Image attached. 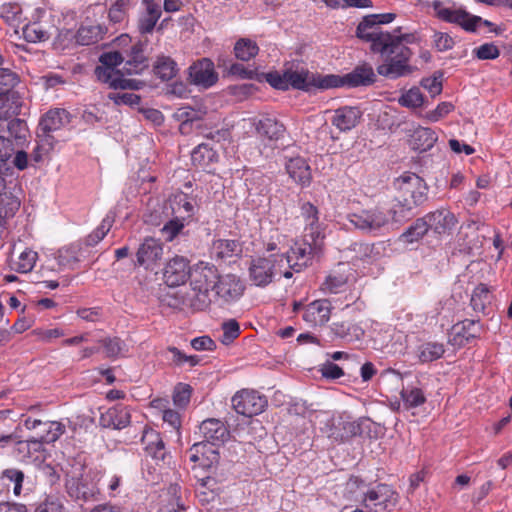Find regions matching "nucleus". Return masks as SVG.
<instances>
[{
    "label": "nucleus",
    "mask_w": 512,
    "mask_h": 512,
    "mask_svg": "<svg viewBox=\"0 0 512 512\" xmlns=\"http://www.w3.org/2000/svg\"><path fill=\"white\" fill-rule=\"evenodd\" d=\"M395 17L394 13L371 14L365 16L356 29V36L370 43L371 51L383 58V63L377 66V72L389 79H398L414 71L409 64L413 52L408 45L418 42L413 33H390L379 27L380 24L392 22Z\"/></svg>",
    "instance_id": "nucleus-1"
},
{
    "label": "nucleus",
    "mask_w": 512,
    "mask_h": 512,
    "mask_svg": "<svg viewBox=\"0 0 512 512\" xmlns=\"http://www.w3.org/2000/svg\"><path fill=\"white\" fill-rule=\"evenodd\" d=\"M397 190L395 203L390 213L396 222L411 217L413 210L428 200V186L425 181L414 173H406L394 182Z\"/></svg>",
    "instance_id": "nucleus-2"
},
{
    "label": "nucleus",
    "mask_w": 512,
    "mask_h": 512,
    "mask_svg": "<svg viewBox=\"0 0 512 512\" xmlns=\"http://www.w3.org/2000/svg\"><path fill=\"white\" fill-rule=\"evenodd\" d=\"M191 286L194 296L191 306L196 310H205L212 302L210 291H214V285L220 278L215 265L199 261L191 268Z\"/></svg>",
    "instance_id": "nucleus-3"
},
{
    "label": "nucleus",
    "mask_w": 512,
    "mask_h": 512,
    "mask_svg": "<svg viewBox=\"0 0 512 512\" xmlns=\"http://www.w3.org/2000/svg\"><path fill=\"white\" fill-rule=\"evenodd\" d=\"M326 75L310 73L308 70L286 69L283 73L269 72L265 74V80L275 89L288 90L290 87L306 92L314 88L329 89L324 86Z\"/></svg>",
    "instance_id": "nucleus-4"
},
{
    "label": "nucleus",
    "mask_w": 512,
    "mask_h": 512,
    "mask_svg": "<svg viewBox=\"0 0 512 512\" xmlns=\"http://www.w3.org/2000/svg\"><path fill=\"white\" fill-rule=\"evenodd\" d=\"M322 245L323 242H320L316 246L313 240L304 236L302 243H296L287 254H284V268L288 269L284 270L283 276L289 279L293 276L292 271L300 272L307 267L311 257L321 252Z\"/></svg>",
    "instance_id": "nucleus-5"
},
{
    "label": "nucleus",
    "mask_w": 512,
    "mask_h": 512,
    "mask_svg": "<svg viewBox=\"0 0 512 512\" xmlns=\"http://www.w3.org/2000/svg\"><path fill=\"white\" fill-rule=\"evenodd\" d=\"M284 254H272L269 257L253 259L249 267L250 280L256 286H266L277 273L283 274Z\"/></svg>",
    "instance_id": "nucleus-6"
},
{
    "label": "nucleus",
    "mask_w": 512,
    "mask_h": 512,
    "mask_svg": "<svg viewBox=\"0 0 512 512\" xmlns=\"http://www.w3.org/2000/svg\"><path fill=\"white\" fill-rule=\"evenodd\" d=\"M376 81V74L373 67L368 63L357 65L350 73L344 76L329 74L326 75L324 86L330 88L338 87H360L370 86Z\"/></svg>",
    "instance_id": "nucleus-7"
},
{
    "label": "nucleus",
    "mask_w": 512,
    "mask_h": 512,
    "mask_svg": "<svg viewBox=\"0 0 512 512\" xmlns=\"http://www.w3.org/2000/svg\"><path fill=\"white\" fill-rule=\"evenodd\" d=\"M322 431L335 442H345L362 432L361 424L353 420L351 415L346 412L329 418Z\"/></svg>",
    "instance_id": "nucleus-8"
},
{
    "label": "nucleus",
    "mask_w": 512,
    "mask_h": 512,
    "mask_svg": "<svg viewBox=\"0 0 512 512\" xmlns=\"http://www.w3.org/2000/svg\"><path fill=\"white\" fill-rule=\"evenodd\" d=\"M347 219L356 229L372 234H376L389 223V215L378 207L360 209L348 214Z\"/></svg>",
    "instance_id": "nucleus-9"
},
{
    "label": "nucleus",
    "mask_w": 512,
    "mask_h": 512,
    "mask_svg": "<svg viewBox=\"0 0 512 512\" xmlns=\"http://www.w3.org/2000/svg\"><path fill=\"white\" fill-rule=\"evenodd\" d=\"M431 4L439 19L458 24L466 31H475L478 22L481 21V17L471 15L462 8L446 7L439 0H431Z\"/></svg>",
    "instance_id": "nucleus-10"
},
{
    "label": "nucleus",
    "mask_w": 512,
    "mask_h": 512,
    "mask_svg": "<svg viewBox=\"0 0 512 512\" xmlns=\"http://www.w3.org/2000/svg\"><path fill=\"white\" fill-rule=\"evenodd\" d=\"M232 406L238 414L252 417L265 410L267 399L255 390L243 389L232 397Z\"/></svg>",
    "instance_id": "nucleus-11"
},
{
    "label": "nucleus",
    "mask_w": 512,
    "mask_h": 512,
    "mask_svg": "<svg viewBox=\"0 0 512 512\" xmlns=\"http://www.w3.org/2000/svg\"><path fill=\"white\" fill-rule=\"evenodd\" d=\"M396 504L397 494L385 484L370 490L364 499V505L369 512H391Z\"/></svg>",
    "instance_id": "nucleus-12"
},
{
    "label": "nucleus",
    "mask_w": 512,
    "mask_h": 512,
    "mask_svg": "<svg viewBox=\"0 0 512 512\" xmlns=\"http://www.w3.org/2000/svg\"><path fill=\"white\" fill-rule=\"evenodd\" d=\"M163 256V245L160 240L146 237L136 252V265L153 270Z\"/></svg>",
    "instance_id": "nucleus-13"
},
{
    "label": "nucleus",
    "mask_w": 512,
    "mask_h": 512,
    "mask_svg": "<svg viewBox=\"0 0 512 512\" xmlns=\"http://www.w3.org/2000/svg\"><path fill=\"white\" fill-rule=\"evenodd\" d=\"M428 231L439 236L449 234L457 223L455 215L446 208H440L423 216Z\"/></svg>",
    "instance_id": "nucleus-14"
},
{
    "label": "nucleus",
    "mask_w": 512,
    "mask_h": 512,
    "mask_svg": "<svg viewBox=\"0 0 512 512\" xmlns=\"http://www.w3.org/2000/svg\"><path fill=\"white\" fill-rule=\"evenodd\" d=\"M244 291V285L234 274L220 276L217 284L214 285L215 296L225 303L239 299Z\"/></svg>",
    "instance_id": "nucleus-15"
},
{
    "label": "nucleus",
    "mask_w": 512,
    "mask_h": 512,
    "mask_svg": "<svg viewBox=\"0 0 512 512\" xmlns=\"http://www.w3.org/2000/svg\"><path fill=\"white\" fill-rule=\"evenodd\" d=\"M301 216L305 222L306 238H310L318 246L324 240L322 224L319 222V211L316 206L310 202H305L301 206Z\"/></svg>",
    "instance_id": "nucleus-16"
},
{
    "label": "nucleus",
    "mask_w": 512,
    "mask_h": 512,
    "mask_svg": "<svg viewBox=\"0 0 512 512\" xmlns=\"http://www.w3.org/2000/svg\"><path fill=\"white\" fill-rule=\"evenodd\" d=\"M95 75L99 81L108 84L113 89H139L141 82L135 79H126L121 74L120 70L98 66L95 69Z\"/></svg>",
    "instance_id": "nucleus-17"
},
{
    "label": "nucleus",
    "mask_w": 512,
    "mask_h": 512,
    "mask_svg": "<svg viewBox=\"0 0 512 512\" xmlns=\"http://www.w3.org/2000/svg\"><path fill=\"white\" fill-rule=\"evenodd\" d=\"M199 433L203 438V443L219 446L229 438V431L225 424L215 418L204 420L199 426Z\"/></svg>",
    "instance_id": "nucleus-18"
},
{
    "label": "nucleus",
    "mask_w": 512,
    "mask_h": 512,
    "mask_svg": "<svg viewBox=\"0 0 512 512\" xmlns=\"http://www.w3.org/2000/svg\"><path fill=\"white\" fill-rule=\"evenodd\" d=\"M189 78L193 84L209 88L217 82L218 75L213 62L203 58L189 67Z\"/></svg>",
    "instance_id": "nucleus-19"
},
{
    "label": "nucleus",
    "mask_w": 512,
    "mask_h": 512,
    "mask_svg": "<svg viewBox=\"0 0 512 512\" xmlns=\"http://www.w3.org/2000/svg\"><path fill=\"white\" fill-rule=\"evenodd\" d=\"M168 286L174 287L184 284L191 277L188 261L182 256H175L166 264L163 273Z\"/></svg>",
    "instance_id": "nucleus-20"
},
{
    "label": "nucleus",
    "mask_w": 512,
    "mask_h": 512,
    "mask_svg": "<svg viewBox=\"0 0 512 512\" xmlns=\"http://www.w3.org/2000/svg\"><path fill=\"white\" fill-rule=\"evenodd\" d=\"M143 10L140 12L137 22L138 31L141 34L152 33L162 11L155 0H142Z\"/></svg>",
    "instance_id": "nucleus-21"
},
{
    "label": "nucleus",
    "mask_w": 512,
    "mask_h": 512,
    "mask_svg": "<svg viewBox=\"0 0 512 512\" xmlns=\"http://www.w3.org/2000/svg\"><path fill=\"white\" fill-rule=\"evenodd\" d=\"M141 442L146 453L156 462L166 460L167 451L159 432L152 428H144Z\"/></svg>",
    "instance_id": "nucleus-22"
},
{
    "label": "nucleus",
    "mask_w": 512,
    "mask_h": 512,
    "mask_svg": "<svg viewBox=\"0 0 512 512\" xmlns=\"http://www.w3.org/2000/svg\"><path fill=\"white\" fill-rule=\"evenodd\" d=\"M362 113L357 107L344 106L336 109L331 123L340 132H347L355 128L361 119Z\"/></svg>",
    "instance_id": "nucleus-23"
},
{
    "label": "nucleus",
    "mask_w": 512,
    "mask_h": 512,
    "mask_svg": "<svg viewBox=\"0 0 512 512\" xmlns=\"http://www.w3.org/2000/svg\"><path fill=\"white\" fill-rule=\"evenodd\" d=\"M331 303L326 299L316 300L308 304L303 312V320L310 325H324L330 319Z\"/></svg>",
    "instance_id": "nucleus-24"
},
{
    "label": "nucleus",
    "mask_w": 512,
    "mask_h": 512,
    "mask_svg": "<svg viewBox=\"0 0 512 512\" xmlns=\"http://www.w3.org/2000/svg\"><path fill=\"white\" fill-rule=\"evenodd\" d=\"M131 415L128 407L116 405L100 416V425L105 428L123 429L130 423Z\"/></svg>",
    "instance_id": "nucleus-25"
},
{
    "label": "nucleus",
    "mask_w": 512,
    "mask_h": 512,
    "mask_svg": "<svg viewBox=\"0 0 512 512\" xmlns=\"http://www.w3.org/2000/svg\"><path fill=\"white\" fill-rule=\"evenodd\" d=\"M257 134L269 141H278L284 137L285 126L275 118L265 117L259 120H253Z\"/></svg>",
    "instance_id": "nucleus-26"
},
{
    "label": "nucleus",
    "mask_w": 512,
    "mask_h": 512,
    "mask_svg": "<svg viewBox=\"0 0 512 512\" xmlns=\"http://www.w3.org/2000/svg\"><path fill=\"white\" fill-rule=\"evenodd\" d=\"M124 57L123 70L127 74H139L148 67V59L144 54V45L140 42L133 45Z\"/></svg>",
    "instance_id": "nucleus-27"
},
{
    "label": "nucleus",
    "mask_w": 512,
    "mask_h": 512,
    "mask_svg": "<svg viewBox=\"0 0 512 512\" xmlns=\"http://www.w3.org/2000/svg\"><path fill=\"white\" fill-rule=\"evenodd\" d=\"M68 494L77 500L88 501L94 499L98 494L96 486L85 478L72 477L66 481Z\"/></svg>",
    "instance_id": "nucleus-28"
},
{
    "label": "nucleus",
    "mask_w": 512,
    "mask_h": 512,
    "mask_svg": "<svg viewBox=\"0 0 512 512\" xmlns=\"http://www.w3.org/2000/svg\"><path fill=\"white\" fill-rule=\"evenodd\" d=\"M70 122V115L65 109L49 110L41 119L39 130L44 133L57 131Z\"/></svg>",
    "instance_id": "nucleus-29"
},
{
    "label": "nucleus",
    "mask_w": 512,
    "mask_h": 512,
    "mask_svg": "<svg viewBox=\"0 0 512 512\" xmlns=\"http://www.w3.org/2000/svg\"><path fill=\"white\" fill-rule=\"evenodd\" d=\"M286 171L289 176L298 184L306 186L311 181V171L306 160L302 157L291 158L286 163Z\"/></svg>",
    "instance_id": "nucleus-30"
},
{
    "label": "nucleus",
    "mask_w": 512,
    "mask_h": 512,
    "mask_svg": "<svg viewBox=\"0 0 512 512\" xmlns=\"http://www.w3.org/2000/svg\"><path fill=\"white\" fill-rule=\"evenodd\" d=\"M241 253L240 244L232 239L214 240L210 248L211 257L216 260H227Z\"/></svg>",
    "instance_id": "nucleus-31"
},
{
    "label": "nucleus",
    "mask_w": 512,
    "mask_h": 512,
    "mask_svg": "<svg viewBox=\"0 0 512 512\" xmlns=\"http://www.w3.org/2000/svg\"><path fill=\"white\" fill-rule=\"evenodd\" d=\"M437 141L436 133L428 127L418 126L410 135V144L413 149L427 151L434 146Z\"/></svg>",
    "instance_id": "nucleus-32"
},
{
    "label": "nucleus",
    "mask_w": 512,
    "mask_h": 512,
    "mask_svg": "<svg viewBox=\"0 0 512 512\" xmlns=\"http://www.w3.org/2000/svg\"><path fill=\"white\" fill-rule=\"evenodd\" d=\"M217 159V152L205 143L199 144L191 152L192 164L204 170L215 163Z\"/></svg>",
    "instance_id": "nucleus-33"
},
{
    "label": "nucleus",
    "mask_w": 512,
    "mask_h": 512,
    "mask_svg": "<svg viewBox=\"0 0 512 512\" xmlns=\"http://www.w3.org/2000/svg\"><path fill=\"white\" fill-rule=\"evenodd\" d=\"M21 105V97L18 93L0 94V120H9L17 116Z\"/></svg>",
    "instance_id": "nucleus-34"
},
{
    "label": "nucleus",
    "mask_w": 512,
    "mask_h": 512,
    "mask_svg": "<svg viewBox=\"0 0 512 512\" xmlns=\"http://www.w3.org/2000/svg\"><path fill=\"white\" fill-rule=\"evenodd\" d=\"M171 209L176 217L186 220L193 216L195 205L187 194L180 192L171 199Z\"/></svg>",
    "instance_id": "nucleus-35"
},
{
    "label": "nucleus",
    "mask_w": 512,
    "mask_h": 512,
    "mask_svg": "<svg viewBox=\"0 0 512 512\" xmlns=\"http://www.w3.org/2000/svg\"><path fill=\"white\" fill-rule=\"evenodd\" d=\"M51 28L42 22H32L23 27V36L31 43L43 42L50 38Z\"/></svg>",
    "instance_id": "nucleus-36"
},
{
    "label": "nucleus",
    "mask_w": 512,
    "mask_h": 512,
    "mask_svg": "<svg viewBox=\"0 0 512 512\" xmlns=\"http://www.w3.org/2000/svg\"><path fill=\"white\" fill-rule=\"evenodd\" d=\"M444 352V345L439 342H426L417 347V357L422 363L435 361L441 358Z\"/></svg>",
    "instance_id": "nucleus-37"
},
{
    "label": "nucleus",
    "mask_w": 512,
    "mask_h": 512,
    "mask_svg": "<svg viewBox=\"0 0 512 512\" xmlns=\"http://www.w3.org/2000/svg\"><path fill=\"white\" fill-rule=\"evenodd\" d=\"M98 343L107 358H117L124 355L128 350L126 343L119 337H105L98 340Z\"/></svg>",
    "instance_id": "nucleus-38"
},
{
    "label": "nucleus",
    "mask_w": 512,
    "mask_h": 512,
    "mask_svg": "<svg viewBox=\"0 0 512 512\" xmlns=\"http://www.w3.org/2000/svg\"><path fill=\"white\" fill-rule=\"evenodd\" d=\"M259 52V47L254 40L240 38L234 45V55L238 60L249 61Z\"/></svg>",
    "instance_id": "nucleus-39"
},
{
    "label": "nucleus",
    "mask_w": 512,
    "mask_h": 512,
    "mask_svg": "<svg viewBox=\"0 0 512 512\" xmlns=\"http://www.w3.org/2000/svg\"><path fill=\"white\" fill-rule=\"evenodd\" d=\"M427 232V224L423 217H421L400 235V241L406 244H412L420 240Z\"/></svg>",
    "instance_id": "nucleus-40"
},
{
    "label": "nucleus",
    "mask_w": 512,
    "mask_h": 512,
    "mask_svg": "<svg viewBox=\"0 0 512 512\" xmlns=\"http://www.w3.org/2000/svg\"><path fill=\"white\" fill-rule=\"evenodd\" d=\"M115 220V215L109 212L101 221L100 225L90 233L86 238V244L88 246H94L98 244L110 231Z\"/></svg>",
    "instance_id": "nucleus-41"
},
{
    "label": "nucleus",
    "mask_w": 512,
    "mask_h": 512,
    "mask_svg": "<svg viewBox=\"0 0 512 512\" xmlns=\"http://www.w3.org/2000/svg\"><path fill=\"white\" fill-rule=\"evenodd\" d=\"M154 73L163 81L170 80L177 73V64L170 57H158L154 65Z\"/></svg>",
    "instance_id": "nucleus-42"
},
{
    "label": "nucleus",
    "mask_w": 512,
    "mask_h": 512,
    "mask_svg": "<svg viewBox=\"0 0 512 512\" xmlns=\"http://www.w3.org/2000/svg\"><path fill=\"white\" fill-rule=\"evenodd\" d=\"M491 302V295L488 288L480 284L477 286L471 296V306L475 312L485 313L487 305Z\"/></svg>",
    "instance_id": "nucleus-43"
},
{
    "label": "nucleus",
    "mask_w": 512,
    "mask_h": 512,
    "mask_svg": "<svg viewBox=\"0 0 512 512\" xmlns=\"http://www.w3.org/2000/svg\"><path fill=\"white\" fill-rule=\"evenodd\" d=\"M20 200L12 193H0V218H10L18 211Z\"/></svg>",
    "instance_id": "nucleus-44"
},
{
    "label": "nucleus",
    "mask_w": 512,
    "mask_h": 512,
    "mask_svg": "<svg viewBox=\"0 0 512 512\" xmlns=\"http://www.w3.org/2000/svg\"><path fill=\"white\" fill-rule=\"evenodd\" d=\"M401 398L407 408L418 407L426 401L423 391L416 387H407L403 389L401 392Z\"/></svg>",
    "instance_id": "nucleus-45"
},
{
    "label": "nucleus",
    "mask_w": 512,
    "mask_h": 512,
    "mask_svg": "<svg viewBox=\"0 0 512 512\" xmlns=\"http://www.w3.org/2000/svg\"><path fill=\"white\" fill-rule=\"evenodd\" d=\"M34 512H65V507L59 496L50 494L36 505Z\"/></svg>",
    "instance_id": "nucleus-46"
},
{
    "label": "nucleus",
    "mask_w": 512,
    "mask_h": 512,
    "mask_svg": "<svg viewBox=\"0 0 512 512\" xmlns=\"http://www.w3.org/2000/svg\"><path fill=\"white\" fill-rule=\"evenodd\" d=\"M37 260V253L33 250L26 249L18 257V260L14 262V269L19 273L30 272Z\"/></svg>",
    "instance_id": "nucleus-47"
},
{
    "label": "nucleus",
    "mask_w": 512,
    "mask_h": 512,
    "mask_svg": "<svg viewBox=\"0 0 512 512\" xmlns=\"http://www.w3.org/2000/svg\"><path fill=\"white\" fill-rule=\"evenodd\" d=\"M99 34V26L80 27L75 35V39L79 45H90L98 41Z\"/></svg>",
    "instance_id": "nucleus-48"
},
{
    "label": "nucleus",
    "mask_w": 512,
    "mask_h": 512,
    "mask_svg": "<svg viewBox=\"0 0 512 512\" xmlns=\"http://www.w3.org/2000/svg\"><path fill=\"white\" fill-rule=\"evenodd\" d=\"M207 445L203 442L194 443L190 449V460L192 462H201L205 457L206 453L211 454V458L207 456V459L212 463L218 460V453L215 449H206Z\"/></svg>",
    "instance_id": "nucleus-49"
},
{
    "label": "nucleus",
    "mask_w": 512,
    "mask_h": 512,
    "mask_svg": "<svg viewBox=\"0 0 512 512\" xmlns=\"http://www.w3.org/2000/svg\"><path fill=\"white\" fill-rule=\"evenodd\" d=\"M43 426L45 427V433L40 438L45 443L55 442L65 431L64 425L57 421L44 422Z\"/></svg>",
    "instance_id": "nucleus-50"
},
{
    "label": "nucleus",
    "mask_w": 512,
    "mask_h": 512,
    "mask_svg": "<svg viewBox=\"0 0 512 512\" xmlns=\"http://www.w3.org/2000/svg\"><path fill=\"white\" fill-rule=\"evenodd\" d=\"M18 75L7 68H0V94L15 93L12 89L18 83Z\"/></svg>",
    "instance_id": "nucleus-51"
},
{
    "label": "nucleus",
    "mask_w": 512,
    "mask_h": 512,
    "mask_svg": "<svg viewBox=\"0 0 512 512\" xmlns=\"http://www.w3.org/2000/svg\"><path fill=\"white\" fill-rule=\"evenodd\" d=\"M348 278L346 275L339 271L330 273L323 284V290L330 293H338L340 289L346 284Z\"/></svg>",
    "instance_id": "nucleus-52"
},
{
    "label": "nucleus",
    "mask_w": 512,
    "mask_h": 512,
    "mask_svg": "<svg viewBox=\"0 0 512 512\" xmlns=\"http://www.w3.org/2000/svg\"><path fill=\"white\" fill-rule=\"evenodd\" d=\"M457 333L462 335L466 340L476 338L480 334L479 321L466 319L455 326Z\"/></svg>",
    "instance_id": "nucleus-53"
},
{
    "label": "nucleus",
    "mask_w": 512,
    "mask_h": 512,
    "mask_svg": "<svg viewBox=\"0 0 512 512\" xmlns=\"http://www.w3.org/2000/svg\"><path fill=\"white\" fill-rule=\"evenodd\" d=\"M424 96L419 88H411L399 98V103L403 107L418 108L423 104Z\"/></svg>",
    "instance_id": "nucleus-54"
},
{
    "label": "nucleus",
    "mask_w": 512,
    "mask_h": 512,
    "mask_svg": "<svg viewBox=\"0 0 512 512\" xmlns=\"http://www.w3.org/2000/svg\"><path fill=\"white\" fill-rule=\"evenodd\" d=\"M223 334L220 337V341L224 345L232 343L240 334V327L236 320L231 319L222 324Z\"/></svg>",
    "instance_id": "nucleus-55"
},
{
    "label": "nucleus",
    "mask_w": 512,
    "mask_h": 512,
    "mask_svg": "<svg viewBox=\"0 0 512 512\" xmlns=\"http://www.w3.org/2000/svg\"><path fill=\"white\" fill-rule=\"evenodd\" d=\"M167 351L171 353V360L176 366H182L188 363L190 367H194L199 363V357L196 355H186L176 347H168Z\"/></svg>",
    "instance_id": "nucleus-56"
},
{
    "label": "nucleus",
    "mask_w": 512,
    "mask_h": 512,
    "mask_svg": "<svg viewBox=\"0 0 512 512\" xmlns=\"http://www.w3.org/2000/svg\"><path fill=\"white\" fill-rule=\"evenodd\" d=\"M21 6L17 3H4L0 6V16L8 23L14 24L20 20Z\"/></svg>",
    "instance_id": "nucleus-57"
},
{
    "label": "nucleus",
    "mask_w": 512,
    "mask_h": 512,
    "mask_svg": "<svg viewBox=\"0 0 512 512\" xmlns=\"http://www.w3.org/2000/svg\"><path fill=\"white\" fill-rule=\"evenodd\" d=\"M40 138V143L34 149V158L35 161H39L41 159V153L47 154L54 147V137L50 133L41 132L38 134Z\"/></svg>",
    "instance_id": "nucleus-58"
},
{
    "label": "nucleus",
    "mask_w": 512,
    "mask_h": 512,
    "mask_svg": "<svg viewBox=\"0 0 512 512\" xmlns=\"http://www.w3.org/2000/svg\"><path fill=\"white\" fill-rule=\"evenodd\" d=\"M184 221L175 216L163 226L161 231L167 241H172L181 232L184 228Z\"/></svg>",
    "instance_id": "nucleus-59"
},
{
    "label": "nucleus",
    "mask_w": 512,
    "mask_h": 512,
    "mask_svg": "<svg viewBox=\"0 0 512 512\" xmlns=\"http://www.w3.org/2000/svg\"><path fill=\"white\" fill-rule=\"evenodd\" d=\"M319 371L322 377L330 380H336L344 375L342 368L331 361L323 363Z\"/></svg>",
    "instance_id": "nucleus-60"
},
{
    "label": "nucleus",
    "mask_w": 512,
    "mask_h": 512,
    "mask_svg": "<svg viewBox=\"0 0 512 512\" xmlns=\"http://www.w3.org/2000/svg\"><path fill=\"white\" fill-rule=\"evenodd\" d=\"M191 397V388L189 385L180 384L175 389L174 395H173V401L174 404L178 407H185Z\"/></svg>",
    "instance_id": "nucleus-61"
},
{
    "label": "nucleus",
    "mask_w": 512,
    "mask_h": 512,
    "mask_svg": "<svg viewBox=\"0 0 512 512\" xmlns=\"http://www.w3.org/2000/svg\"><path fill=\"white\" fill-rule=\"evenodd\" d=\"M7 129L14 138L22 139L26 135L27 125L23 120L14 116L9 119Z\"/></svg>",
    "instance_id": "nucleus-62"
},
{
    "label": "nucleus",
    "mask_w": 512,
    "mask_h": 512,
    "mask_svg": "<svg viewBox=\"0 0 512 512\" xmlns=\"http://www.w3.org/2000/svg\"><path fill=\"white\" fill-rule=\"evenodd\" d=\"M124 59H125V57H124L123 53H121L119 51H110V52L103 53L100 56L99 61L103 66L111 67V68L115 69L118 65H120L124 62Z\"/></svg>",
    "instance_id": "nucleus-63"
},
{
    "label": "nucleus",
    "mask_w": 512,
    "mask_h": 512,
    "mask_svg": "<svg viewBox=\"0 0 512 512\" xmlns=\"http://www.w3.org/2000/svg\"><path fill=\"white\" fill-rule=\"evenodd\" d=\"M190 344L196 351H213L216 348L215 341L207 335L193 338Z\"/></svg>",
    "instance_id": "nucleus-64"
}]
</instances>
